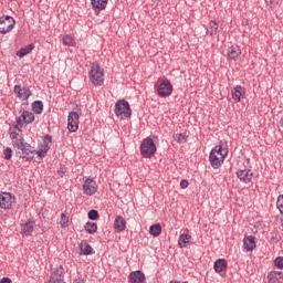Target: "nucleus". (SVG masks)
I'll return each instance as SVG.
<instances>
[{
	"mask_svg": "<svg viewBox=\"0 0 283 283\" xmlns=\"http://www.w3.org/2000/svg\"><path fill=\"white\" fill-rule=\"evenodd\" d=\"M49 283H65V269L62 265L53 270Z\"/></svg>",
	"mask_w": 283,
	"mask_h": 283,
	"instance_id": "obj_8",
	"label": "nucleus"
},
{
	"mask_svg": "<svg viewBox=\"0 0 283 283\" xmlns=\"http://www.w3.org/2000/svg\"><path fill=\"white\" fill-rule=\"evenodd\" d=\"M0 283H12V279L4 276L0 280Z\"/></svg>",
	"mask_w": 283,
	"mask_h": 283,
	"instance_id": "obj_43",
	"label": "nucleus"
},
{
	"mask_svg": "<svg viewBox=\"0 0 283 283\" xmlns=\"http://www.w3.org/2000/svg\"><path fill=\"white\" fill-rule=\"evenodd\" d=\"M243 249L245 251H253L255 249V237L248 235L243 239Z\"/></svg>",
	"mask_w": 283,
	"mask_h": 283,
	"instance_id": "obj_20",
	"label": "nucleus"
},
{
	"mask_svg": "<svg viewBox=\"0 0 283 283\" xmlns=\"http://www.w3.org/2000/svg\"><path fill=\"white\" fill-rule=\"evenodd\" d=\"M108 0H91L94 10H105Z\"/></svg>",
	"mask_w": 283,
	"mask_h": 283,
	"instance_id": "obj_27",
	"label": "nucleus"
},
{
	"mask_svg": "<svg viewBox=\"0 0 283 283\" xmlns=\"http://www.w3.org/2000/svg\"><path fill=\"white\" fill-rule=\"evenodd\" d=\"M13 92L17 94L18 98H21L22 101H28L32 95V91H30V88L21 87V85H15L13 87Z\"/></svg>",
	"mask_w": 283,
	"mask_h": 283,
	"instance_id": "obj_10",
	"label": "nucleus"
},
{
	"mask_svg": "<svg viewBox=\"0 0 283 283\" xmlns=\"http://www.w3.org/2000/svg\"><path fill=\"white\" fill-rule=\"evenodd\" d=\"M4 160H10L12 158V148L8 147L3 150Z\"/></svg>",
	"mask_w": 283,
	"mask_h": 283,
	"instance_id": "obj_36",
	"label": "nucleus"
},
{
	"mask_svg": "<svg viewBox=\"0 0 283 283\" xmlns=\"http://www.w3.org/2000/svg\"><path fill=\"white\" fill-rule=\"evenodd\" d=\"M32 50H34V44H28L27 46L20 49L17 52V56H19L20 59H23V56H27V54H30V52H32Z\"/></svg>",
	"mask_w": 283,
	"mask_h": 283,
	"instance_id": "obj_25",
	"label": "nucleus"
},
{
	"mask_svg": "<svg viewBox=\"0 0 283 283\" xmlns=\"http://www.w3.org/2000/svg\"><path fill=\"white\" fill-rule=\"evenodd\" d=\"M274 264H275V266H277V269H283V256H277L274 260Z\"/></svg>",
	"mask_w": 283,
	"mask_h": 283,
	"instance_id": "obj_37",
	"label": "nucleus"
},
{
	"mask_svg": "<svg viewBox=\"0 0 283 283\" xmlns=\"http://www.w3.org/2000/svg\"><path fill=\"white\" fill-rule=\"evenodd\" d=\"M180 187L181 189H187V187H189V181L187 179H182L180 181Z\"/></svg>",
	"mask_w": 283,
	"mask_h": 283,
	"instance_id": "obj_39",
	"label": "nucleus"
},
{
	"mask_svg": "<svg viewBox=\"0 0 283 283\" xmlns=\"http://www.w3.org/2000/svg\"><path fill=\"white\" fill-rule=\"evenodd\" d=\"M83 191L85 196H94L98 191V185L94 179H86L83 185Z\"/></svg>",
	"mask_w": 283,
	"mask_h": 283,
	"instance_id": "obj_9",
	"label": "nucleus"
},
{
	"mask_svg": "<svg viewBox=\"0 0 283 283\" xmlns=\"http://www.w3.org/2000/svg\"><path fill=\"white\" fill-rule=\"evenodd\" d=\"M74 283H85V282L81 279H77V280L75 279Z\"/></svg>",
	"mask_w": 283,
	"mask_h": 283,
	"instance_id": "obj_45",
	"label": "nucleus"
},
{
	"mask_svg": "<svg viewBox=\"0 0 283 283\" xmlns=\"http://www.w3.org/2000/svg\"><path fill=\"white\" fill-rule=\"evenodd\" d=\"M114 112L116 116H125V118H129V116H132V107H129V102L125 99L117 101Z\"/></svg>",
	"mask_w": 283,
	"mask_h": 283,
	"instance_id": "obj_4",
	"label": "nucleus"
},
{
	"mask_svg": "<svg viewBox=\"0 0 283 283\" xmlns=\"http://www.w3.org/2000/svg\"><path fill=\"white\" fill-rule=\"evenodd\" d=\"M128 283H145V273L140 270L130 272L128 275Z\"/></svg>",
	"mask_w": 283,
	"mask_h": 283,
	"instance_id": "obj_14",
	"label": "nucleus"
},
{
	"mask_svg": "<svg viewBox=\"0 0 283 283\" xmlns=\"http://www.w3.org/2000/svg\"><path fill=\"white\" fill-rule=\"evenodd\" d=\"M18 125H30V123H34V113L24 111L21 116H19L15 120Z\"/></svg>",
	"mask_w": 283,
	"mask_h": 283,
	"instance_id": "obj_11",
	"label": "nucleus"
},
{
	"mask_svg": "<svg viewBox=\"0 0 283 283\" xmlns=\"http://www.w3.org/2000/svg\"><path fill=\"white\" fill-rule=\"evenodd\" d=\"M73 41L74 40L71 38V35L67 34L62 38L63 45H72Z\"/></svg>",
	"mask_w": 283,
	"mask_h": 283,
	"instance_id": "obj_35",
	"label": "nucleus"
},
{
	"mask_svg": "<svg viewBox=\"0 0 283 283\" xmlns=\"http://www.w3.org/2000/svg\"><path fill=\"white\" fill-rule=\"evenodd\" d=\"M189 240H191L190 234H181L179 235L178 244L181 249H185L189 244Z\"/></svg>",
	"mask_w": 283,
	"mask_h": 283,
	"instance_id": "obj_29",
	"label": "nucleus"
},
{
	"mask_svg": "<svg viewBox=\"0 0 283 283\" xmlns=\"http://www.w3.org/2000/svg\"><path fill=\"white\" fill-rule=\"evenodd\" d=\"M19 136V133H17L15 130L10 133V138L11 140H17V137Z\"/></svg>",
	"mask_w": 283,
	"mask_h": 283,
	"instance_id": "obj_42",
	"label": "nucleus"
},
{
	"mask_svg": "<svg viewBox=\"0 0 283 283\" xmlns=\"http://www.w3.org/2000/svg\"><path fill=\"white\" fill-rule=\"evenodd\" d=\"M156 144L151 137H147L140 145V154L144 158H151L156 154Z\"/></svg>",
	"mask_w": 283,
	"mask_h": 283,
	"instance_id": "obj_3",
	"label": "nucleus"
},
{
	"mask_svg": "<svg viewBox=\"0 0 283 283\" xmlns=\"http://www.w3.org/2000/svg\"><path fill=\"white\" fill-rule=\"evenodd\" d=\"M57 176H60V178H63V176H65V167H61V168L57 170Z\"/></svg>",
	"mask_w": 283,
	"mask_h": 283,
	"instance_id": "obj_41",
	"label": "nucleus"
},
{
	"mask_svg": "<svg viewBox=\"0 0 283 283\" xmlns=\"http://www.w3.org/2000/svg\"><path fill=\"white\" fill-rule=\"evenodd\" d=\"M237 178H239V180L241 182H244L245 185H249V182H251V180H253V171H251V170H238L237 171Z\"/></svg>",
	"mask_w": 283,
	"mask_h": 283,
	"instance_id": "obj_15",
	"label": "nucleus"
},
{
	"mask_svg": "<svg viewBox=\"0 0 283 283\" xmlns=\"http://www.w3.org/2000/svg\"><path fill=\"white\" fill-rule=\"evenodd\" d=\"M155 87H157V94L160 98H167V96H171L174 92V85H171L169 80H163L158 85H155Z\"/></svg>",
	"mask_w": 283,
	"mask_h": 283,
	"instance_id": "obj_5",
	"label": "nucleus"
},
{
	"mask_svg": "<svg viewBox=\"0 0 283 283\" xmlns=\"http://www.w3.org/2000/svg\"><path fill=\"white\" fill-rule=\"evenodd\" d=\"M247 94V91L241 85H237L232 90V98L233 101H237V103H240L242 98H244V95Z\"/></svg>",
	"mask_w": 283,
	"mask_h": 283,
	"instance_id": "obj_16",
	"label": "nucleus"
},
{
	"mask_svg": "<svg viewBox=\"0 0 283 283\" xmlns=\"http://www.w3.org/2000/svg\"><path fill=\"white\" fill-rule=\"evenodd\" d=\"M51 143H52V135L50 134L45 135L43 138V145H42V147H44V153L50 151Z\"/></svg>",
	"mask_w": 283,
	"mask_h": 283,
	"instance_id": "obj_32",
	"label": "nucleus"
},
{
	"mask_svg": "<svg viewBox=\"0 0 283 283\" xmlns=\"http://www.w3.org/2000/svg\"><path fill=\"white\" fill-rule=\"evenodd\" d=\"M174 140L179 144H185L187 142V135L182 133H177L174 135Z\"/></svg>",
	"mask_w": 283,
	"mask_h": 283,
	"instance_id": "obj_33",
	"label": "nucleus"
},
{
	"mask_svg": "<svg viewBox=\"0 0 283 283\" xmlns=\"http://www.w3.org/2000/svg\"><path fill=\"white\" fill-rule=\"evenodd\" d=\"M211 151L214 153V156H219L220 158H227L229 156V150L223 148L222 145L216 146Z\"/></svg>",
	"mask_w": 283,
	"mask_h": 283,
	"instance_id": "obj_24",
	"label": "nucleus"
},
{
	"mask_svg": "<svg viewBox=\"0 0 283 283\" xmlns=\"http://www.w3.org/2000/svg\"><path fill=\"white\" fill-rule=\"evenodd\" d=\"M69 222H70V218H67V216H65V213H62L61 214V224H62V227H65Z\"/></svg>",
	"mask_w": 283,
	"mask_h": 283,
	"instance_id": "obj_38",
	"label": "nucleus"
},
{
	"mask_svg": "<svg viewBox=\"0 0 283 283\" xmlns=\"http://www.w3.org/2000/svg\"><path fill=\"white\" fill-rule=\"evenodd\" d=\"M209 161L212 169H220L224 163V156L219 157L214 151H210Z\"/></svg>",
	"mask_w": 283,
	"mask_h": 283,
	"instance_id": "obj_13",
	"label": "nucleus"
},
{
	"mask_svg": "<svg viewBox=\"0 0 283 283\" xmlns=\"http://www.w3.org/2000/svg\"><path fill=\"white\" fill-rule=\"evenodd\" d=\"M221 31H222V28H220L218 22L213 20L209 22V28L207 29V34H209V36H214L216 34H220Z\"/></svg>",
	"mask_w": 283,
	"mask_h": 283,
	"instance_id": "obj_19",
	"label": "nucleus"
},
{
	"mask_svg": "<svg viewBox=\"0 0 283 283\" xmlns=\"http://www.w3.org/2000/svg\"><path fill=\"white\" fill-rule=\"evenodd\" d=\"M127 222L125 221V218L117 216L114 221V227L117 229V231H125Z\"/></svg>",
	"mask_w": 283,
	"mask_h": 283,
	"instance_id": "obj_23",
	"label": "nucleus"
},
{
	"mask_svg": "<svg viewBox=\"0 0 283 283\" xmlns=\"http://www.w3.org/2000/svg\"><path fill=\"white\" fill-rule=\"evenodd\" d=\"M13 129H17L18 132H22L23 125H20L19 123H17V125L13 126Z\"/></svg>",
	"mask_w": 283,
	"mask_h": 283,
	"instance_id": "obj_44",
	"label": "nucleus"
},
{
	"mask_svg": "<svg viewBox=\"0 0 283 283\" xmlns=\"http://www.w3.org/2000/svg\"><path fill=\"white\" fill-rule=\"evenodd\" d=\"M32 112L33 114H43V102L35 101L32 103Z\"/></svg>",
	"mask_w": 283,
	"mask_h": 283,
	"instance_id": "obj_30",
	"label": "nucleus"
},
{
	"mask_svg": "<svg viewBox=\"0 0 283 283\" xmlns=\"http://www.w3.org/2000/svg\"><path fill=\"white\" fill-rule=\"evenodd\" d=\"M45 154L48 153H45L44 147H42L41 150L36 151V155L39 156V158H45Z\"/></svg>",
	"mask_w": 283,
	"mask_h": 283,
	"instance_id": "obj_40",
	"label": "nucleus"
},
{
	"mask_svg": "<svg viewBox=\"0 0 283 283\" xmlns=\"http://www.w3.org/2000/svg\"><path fill=\"white\" fill-rule=\"evenodd\" d=\"M80 249H81V251H82V254L83 255H92V253H94V249L92 248V245L90 244V243H82L81 245H80Z\"/></svg>",
	"mask_w": 283,
	"mask_h": 283,
	"instance_id": "obj_31",
	"label": "nucleus"
},
{
	"mask_svg": "<svg viewBox=\"0 0 283 283\" xmlns=\"http://www.w3.org/2000/svg\"><path fill=\"white\" fill-rule=\"evenodd\" d=\"M269 283H282V272L272 271L268 274Z\"/></svg>",
	"mask_w": 283,
	"mask_h": 283,
	"instance_id": "obj_21",
	"label": "nucleus"
},
{
	"mask_svg": "<svg viewBox=\"0 0 283 283\" xmlns=\"http://www.w3.org/2000/svg\"><path fill=\"white\" fill-rule=\"evenodd\" d=\"M170 283H180V282H178V281H176V282L171 281Z\"/></svg>",
	"mask_w": 283,
	"mask_h": 283,
	"instance_id": "obj_47",
	"label": "nucleus"
},
{
	"mask_svg": "<svg viewBox=\"0 0 283 283\" xmlns=\"http://www.w3.org/2000/svg\"><path fill=\"white\" fill-rule=\"evenodd\" d=\"M149 233L154 238H158V235H160V233H163V226H160V223H155V224L150 226Z\"/></svg>",
	"mask_w": 283,
	"mask_h": 283,
	"instance_id": "obj_26",
	"label": "nucleus"
},
{
	"mask_svg": "<svg viewBox=\"0 0 283 283\" xmlns=\"http://www.w3.org/2000/svg\"><path fill=\"white\" fill-rule=\"evenodd\" d=\"M17 21L10 15H4L0 18V34H8L14 30Z\"/></svg>",
	"mask_w": 283,
	"mask_h": 283,
	"instance_id": "obj_6",
	"label": "nucleus"
},
{
	"mask_svg": "<svg viewBox=\"0 0 283 283\" xmlns=\"http://www.w3.org/2000/svg\"><path fill=\"white\" fill-rule=\"evenodd\" d=\"M17 198L12 196L10 192H1L0 193V208L2 209H12V205H14Z\"/></svg>",
	"mask_w": 283,
	"mask_h": 283,
	"instance_id": "obj_7",
	"label": "nucleus"
},
{
	"mask_svg": "<svg viewBox=\"0 0 283 283\" xmlns=\"http://www.w3.org/2000/svg\"><path fill=\"white\" fill-rule=\"evenodd\" d=\"M213 269H214L216 273H222V271H227V260L218 259L214 262Z\"/></svg>",
	"mask_w": 283,
	"mask_h": 283,
	"instance_id": "obj_22",
	"label": "nucleus"
},
{
	"mask_svg": "<svg viewBox=\"0 0 283 283\" xmlns=\"http://www.w3.org/2000/svg\"><path fill=\"white\" fill-rule=\"evenodd\" d=\"M84 229L91 235H94V233H96V231H98V226L96 224V222L88 221L85 223Z\"/></svg>",
	"mask_w": 283,
	"mask_h": 283,
	"instance_id": "obj_28",
	"label": "nucleus"
},
{
	"mask_svg": "<svg viewBox=\"0 0 283 283\" xmlns=\"http://www.w3.org/2000/svg\"><path fill=\"white\" fill-rule=\"evenodd\" d=\"M240 54H242V50L238 45L235 46L232 45L228 49V59L230 61H238V57L240 56Z\"/></svg>",
	"mask_w": 283,
	"mask_h": 283,
	"instance_id": "obj_18",
	"label": "nucleus"
},
{
	"mask_svg": "<svg viewBox=\"0 0 283 283\" xmlns=\"http://www.w3.org/2000/svg\"><path fill=\"white\" fill-rule=\"evenodd\" d=\"M78 113L76 112H71L69 114V125H67V129L69 132H77L78 130Z\"/></svg>",
	"mask_w": 283,
	"mask_h": 283,
	"instance_id": "obj_12",
	"label": "nucleus"
},
{
	"mask_svg": "<svg viewBox=\"0 0 283 283\" xmlns=\"http://www.w3.org/2000/svg\"><path fill=\"white\" fill-rule=\"evenodd\" d=\"M88 80L93 85L101 87L105 83V70L99 64L93 63L88 71Z\"/></svg>",
	"mask_w": 283,
	"mask_h": 283,
	"instance_id": "obj_1",
	"label": "nucleus"
},
{
	"mask_svg": "<svg viewBox=\"0 0 283 283\" xmlns=\"http://www.w3.org/2000/svg\"><path fill=\"white\" fill-rule=\"evenodd\" d=\"M14 147H18L17 156L18 158H23L27 160H34V147L32 145L24 142V139H17Z\"/></svg>",
	"mask_w": 283,
	"mask_h": 283,
	"instance_id": "obj_2",
	"label": "nucleus"
},
{
	"mask_svg": "<svg viewBox=\"0 0 283 283\" xmlns=\"http://www.w3.org/2000/svg\"><path fill=\"white\" fill-rule=\"evenodd\" d=\"M265 1V3H269V0H264Z\"/></svg>",
	"mask_w": 283,
	"mask_h": 283,
	"instance_id": "obj_48",
	"label": "nucleus"
},
{
	"mask_svg": "<svg viewBox=\"0 0 283 283\" xmlns=\"http://www.w3.org/2000/svg\"><path fill=\"white\" fill-rule=\"evenodd\" d=\"M272 240H277V237H272Z\"/></svg>",
	"mask_w": 283,
	"mask_h": 283,
	"instance_id": "obj_46",
	"label": "nucleus"
},
{
	"mask_svg": "<svg viewBox=\"0 0 283 283\" xmlns=\"http://www.w3.org/2000/svg\"><path fill=\"white\" fill-rule=\"evenodd\" d=\"M98 210H90L88 211V220H98Z\"/></svg>",
	"mask_w": 283,
	"mask_h": 283,
	"instance_id": "obj_34",
	"label": "nucleus"
},
{
	"mask_svg": "<svg viewBox=\"0 0 283 283\" xmlns=\"http://www.w3.org/2000/svg\"><path fill=\"white\" fill-rule=\"evenodd\" d=\"M34 231V221L32 219H28L25 223L21 224V233L24 235H32Z\"/></svg>",
	"mask_w": 283,
	"mask_h": 283,
	"instance_id": "obj_17",
	"label": "nucleus"
}]
</instances>
